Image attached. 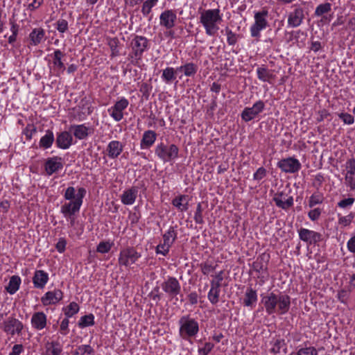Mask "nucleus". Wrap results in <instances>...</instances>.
<instances>
[{
    "mask_svg": "<svg viewBox=\"0 0 355 355\" xmlns=\"http://www.w3.org/2000/svg\"><path fill=\"white\" fill-rule=\"evenodd\" d=\"M46 355H60L62 347L58 341L49 342L45 345Z\"/></svg>",
    "mask_w": 355,
    "mask_h": 355,
    "instance_id": "72a5a7b5",
    "label": "nucleus"
},
{
    "mask_svg": "<svg viewBox=\"0 0 355 355\" xmlns=\"http://www.w3.org/2000/svg\"><path fill=\"white\" fill-rule=\"evenodd\" d=\"M128 99L123 97L108 109V112L116 121H120L123 118V111L128 107Z\"/></svg>",
    "mask_w": 355,
    "mask_h": 355,
    "instance_id": "4468645a",
    "label": "nucleus"
},
{
    "mask_svg": "<svg viewBox=\"0 0 355 355\" xmlns=\"http://www.w3.org/2000/svg\"><path fill=\"white\" fill-rule=\"evenodd\" d=\"M214 345L210 342L205 343L204 347L198 349V353L201 355H208L213 349Z\"/></svg>",
    "mask_w": 355,
    "mask_h": 355,
    "instance_id": "0e129e2a",
    "label": "nucleus"
},
{
    "mask_svg": "<svg viewBox=\"0 0 355 355\" xmlns=\"http://www.w3.org/2000/svg\"><path fill=\"white\" fill-rule=\"evenodd\" d=\"M47 318L44 313L35 312L31 318V325L36 330H42L46 326Z\"/></svg>",
    "mask_w": 355,
    "mask_h": 355,
    "instance_id": "5701e85b",
    "label": "nucleus"
},
{
    "mask_svg": "<svg viewBox=\"0 0 355 355\" xmlns=\"http://www.w3.org/2000/svg\"><path fill=\"white\" fill-rule=\"evenodd\" d=\"M286 197V195L282 191L276 193L273 197L275 205L284 210H287L293 205V196H289L287 198Z\"/></svg>",
    "mask_w": 355,
    "mask_h": 355,
    "instance_id": "412c9836",
    "label": "nucleus"
},
{
    "mask_svg": "<svg viewBox=\"0 0 355 355\" xmlns=\"http://www.w3.org/2000/svg\"><path fill=\"white\" fill-rule=\"evenodd\" d=\"M222 21V14L218 8L204 10L200 12V22L209 36H215L217 34L219 24Z\"/></svg>",
    "mask_w": 355,
    "mask_h": 355,
    "instance_id": "f03ea898",
    "label": "nucleus"
},
{
    "mask_svg": "<svg viewBox=\"0 0 355 355\" xmlns=\"http://www.w3.org/2000/svg\"><path fill=\"white\" fill-rule=\"evenodd\" d=\"M148 40L141 35H135L130 43L131 51L129 53L128 59L130 62L137 65L141 60L143 53L148 49Z\"/></svg>",
    "mask_w": 355,
    "mask_h": 355,
    "instance_id": "7ed1b4c3",
    "label": "nucleus"
},
{
    "mask_svg": "<svg viewBox=\"0 0 355 355\" xmlns=\"http://www.w3.org/2000/svg\"><path fill=\"white\" fill-rule=\"evenodd\" d=\"M139 192L137 187H132L123 191L121 196V202L125 205H132L135 203Z\"/></svg>",
    "mask_w": 355,
    "mask_h": 355,
    "instance_id": "4be33fe9",
    "label": "nucleus"
},
{
    "mask_svg": "<svg viewBox=\"0 0 355 355\" xmlns=\"http://www.w3.org/2000/svg\"><path fill=\"white\" fill-rule=\"evenodd\" d=\"M354 201H355L354 198H345V199H343L340 201H339L338 202L337 205H338V207H339L340 208L345 209L348 207L352 206L354 204Z\"/></svg>",
    "mask_w": 355,
    "mask_h": 355,
    "instance_id": "69168bd1",
    "label": "nucleus"
},
{
    "mask_svg": "<svg viewBox=\"0 0 355 355\" xmlns=\"http://www.w3.org/2000/svg\"><path fill=\"white\" fill-rule=\"evenodd\" d=\"M282 349H283L284 353H286L287 348L285 340L284 339H276L272 343L270 352L275 354H279Z\"/></svg>",
    "mask_w": 355,
    "mask_h": 355,
    "instance_id": "79ce46f5",
    "label": "nucleus"
},
{
    "mask_svg": "<svg viewBox=\"0 0 355 355\" xmlns=\"http://www.w3.org/2000/svg\"><path fill=\"white\" fill-rule=\"evenodd\" d=\"M338 116L343 121L345 124L352 125L354 122V118L350 114L342 112L338 114Z\"/></svg>",
    "mask_w": 355,
    "mask_h": 355,
    "instance_id": "680f3d73",
    "label": "nucleus"
},
{
    "mask_svg": "<svg viewBox=\"0 0 355 355\" xmlns=\"http://www.w3.org/2000/svg\"><path fill=\"white\" fill-rule=\"evenodd\" d=\"M72 355H94V350L89 345L78 346L72 352Z\"/></svg>",
    "mask_w": 355,
    "mask_h": 355,
    "instance_id": "a19ab883",
    "label": "nucleus"
},
{
    "mask_svg": "<svg viewBox=\"0 0 355 355\" xmlns=\"http://www.w3.org/2000/svg\"><path fill=\"white\" fill-rule=\"evenodd\" d=\"M78 109L80 110L79 115L87 116L92 113L93 107L91 105V103L85 99H82L78 105Z\"/></svg>",
    "mask_w": 355,
    "mask_h": 355,
    "instance_id": "58836bf2",
    "label": "nucleus"
},
{
    "mask_svg": "<svg viewBox=\"0 0 355 355\" xmlns=\"http://www.w3.org/2000/svg\"><path fill=\"white\" fill-rule=\"evenodd\" d=\"M2 329L6 334L11 336L15 334L21 335L24 329V324L18 319L14 317H9L3 322Z\"/></svg>",
    "mask_w": 355,
    "mask_h": 355,
    "instance_id": "f8f14e48",
    "label": "nucleus"
},
{
    "mask_svg": "<svg viewBox=\"0 0 355 355\" xmlns=\"http://www.w3.org/2000/svg\"><path fill=\"white\" fill-rule=\"evenodd\" d=\"M161 288L169 300H178L177 296L181 293V285L175 277H168L167 279L161 284Z\"/></svg>",
    "mask_w": 355,
    "mask_h": 355,
    "instance_id": "6e6552de",
    "label": "nucleus"
},
{
    "mask_svg": "<svg viewBox=\"0 0 355 355\" xmlns=\"http://www.w3.org/2000/svg\"><path fill=\"white\" fill-rule=\"evenodd\" d=\"M257 73L258 78L263 82L270 83V80L275 77L270 70L263 67H258Z\"/></svg>",
    "mask_w": 355,
    "mask_h": 355,
    "instance_id": "e433bc0d",
    "label": "nucleus"
},
{
    "mask_svg": "<svg viewBox=\"0 0 355 355\" xmlns=\"http://www.w3.org/2000/svg\"><path fill=\"white\" fill-rule=\"evenodd\" d=\"M200 269L205 275H208L210 272L215 270V266L208 263L207 262L200 263Z\"/></svg>",
    "mask_w": 355,
    "mask_h": 355,
    "instance_id": "338daca9",
    "label": "nucleus"
},
{
    "mask_svg": "<svg viewBox=\"0 0 355 355\" xmlns=\"http://www.w3.org/2000/svg\"><path fill=\"white\" fill-rule=\"evenodd\" d=\"M225 32L227 35V44L230 46L235 45L239 38V35L232 32V31L228 28H226Z\"/></svg>",
    "mask_w": 355,
    "mask_h": 355,
    "instance_id": "09e8293b",
    "label": "nucleus"
},
{
    "mask_svg": "<svg viewBox=\"0 0 355 355\" xmlns=\"http://www.w3.org/2000/svg\"><path fill=\"white\" fill-rule=\"evenodd\" d=\"M220 291V290H216L215 288L214 289V288H210L207 295V297L212 304H216L218 302Z\"/></svg>",
    "mask_w": 355,
    "mask_h": 355,
    "instance_id": "864d4df0",
    "label": "nucleus"
},
{
    "mask_svg": "<svg viewBox=\"0 0 355 355\" xmlns=\"http://www.w3.org/2000/svg\"><path fill=\"white\" fill-rule=\"evenodd\" d=\"M177 70L173 67H166L162 71V79L166 84H171L176 80Z\"/></svg>",
    "mask_w": 355,
    "mask_h": 355,
    "instance_id": "473e14b6",
    "label": "nucleus"
},
{
    "mask_svg": "<svg viewBox=\"0 0 355 355\" xmlns=\"http://www.w3.org/2000/svg\"><path fill=\"white\" fill-rule=\"evenodd\" d=\"M20 284V277L17 275H13L10 277L8 285L6 286V289L8 293L12 295L18 291Z\"/></svg>",
    "mask_w": 355,
    "mask_h": 355,
    "instance_id": "4c0bfd02",
    "label": "nucleus"
},
{
    "mask_svg": "<svg viewBox=\"0 0 355 355\" xmlns=\"http://www.w3.org/2000/svg\"><path fill=\"white\" fill-rule=\"evenodd\" d=\"M70 130L73 132V135L78 139H84L89 135V128L84 124L81 125H72L70 127Z\"/></svg>",
    "mask_w": 355,
    "mask_h": 355,
    "instance_id": "7c9ffc66",
    "label": "nucleus"
},
{
    "mask_svg": "<svg viewBox=\"0 0 355 355\" xmlns=\"http://www.w3.org/2000/svg\"><path fill=\"white\" fill-rule=\"evenodd\" d=\"M123 149V145L120 141L114 140L108 144L106 151L110 158L116 159L122 153Z\"/></svg>",
    "mask_w": 355,
    "mask_h": 355,
    "instance_id": "a878e982",
    "label": "nucleus"
},
{
    "mask_svg": "<svg viewBox=\"0 0 355 355\" xmlns=\"http://www.w3.org/2000/svg\"><path fill=\"white\" fill-rule=\"evenodd\" d=\"M62 298V291L60 289H55L53 291L46 292L44 296L41 297V302L43 305L48 306L51 304H56Z\"/></svg>",
    "mask_w": 355,
    "mask_h": 355,
    "instance_id": "a211bd4d",
    "label": "nucleus"
},
{
    "mask_svg": "<svg viewBox=\"0 0 355 355\" xmlns=\"http://www.w3.org/2000/svg\"><path fill=\"white\" fill-rule=\"evenodd\" d=\"M175 227H177V226L170 227L168 231L163 234V242L166 243L167 245L172 246V245L177 239L178 233L175 230Z\"/></svg>",
    "mask_w": 355,
    "mask_h": 355,
    "instance_id": "c9c22d12",
    "label": "nucleus"
},
{
    "mask_svg": "<svg viewBox=\"0 0 355 355\" xmlns=\"http://www.w3.org/2000/svg\"><path fill=\"white\" fill-rule=\"evenodd\" d=\"M295 355H318V350L315 347L309 346L300 348Z\"/></svg>",
    "mask_w": 355,
    "mask_h": 355,
    "instance_id": "de8ad7c7",
    "label": "nucleus"
},
{
    "mask_svg": "<svg viewBox=\"0 0 355 355\" xmlns=\"http://www.w3.org/2000/svg\"><path fill=\"white\" fill-rule=\"evenodd\" d=\"M51 56L52 57L53 66L50 67V69L53 71L55 76L59 77L66 69L65 65L62 62L64 53L60 49H56Z\"/></svg>",
    "mask_w": 355,
    "mask_h": 355,
    "instance_id": "ddd939ff",
    "label": "nucleus"
},
{
    "mask_svg": "<svg viewBox=\"0 0 355 355\" xmlns=\"http://www.w3.org/2000/svg\"><path fill=\"white\" fill-rule=\"evenodd\" d=\"M107 40V45L110 46L111 50L110 56L112 58H114L119 55L120 53L118 49L119 44V39L117 37H108Z\"/></svg>",
    "mask_w": 355,
    "mask_h": 355,
    "instance_id": "ea45409f",
    "label": "nucleus"
},
{
    "mask_svg": "<svg viewBox=\"0 0 355 355\" xmlns=\"http://www.w3.org/2000/svg\"><path fill=\"white\" fill-rule=\"evenodd\" d=\"M298 233L300 239L310 245H315L322 240L320 233L306 228H301Z\"/></svg>",
    "mask_w": 355,
    "mask_h": 355,
    "instance_id": "2eb2a0df",
    "label": "nucleus"
},
{
    "mask_svg": "<svg viewBox=\"0 0 355 355\" xmlns=\"http://www.w3.org/2000/svg\"><path fill=\"white\" fill-rule=\"evenodd\" d=\"M76 191L74 187H69L66 189L64 193V198L67 200L72 201L74 200L76 198Z\"/></svg>",
    "mask_w": 355,
    "mask_h": 355,
    "instance_id": "052dcab7",
    "label": "nucleus"
},
{
    "mask_svg": "<svg viewBox=\"0 0 355 355\" xmlns=\"http://www.w3.org/2000/svg\"><path fill=\"white\" fill-rule=\"evenodd\" d=\"M49 281V275L42 270L35 272L33 277V283L36 288H43Z\"/></svg>",
    "mask_w": 355,
    "mask_h": 355,
    "instance_id": "393cba45",
    "label": "nucleus"
},
{
    "mask_svg": "<svg viewBox=\"0 0 355 355\" xmlns=\"http://www.w3.org/2000/svg\"><path fill=\"white\" fill-rule=\"evenodd\" d=\"M257 301V291L251 287L248 288L245 291L243 301V305L245 306L252 308L255 306Z\"/></svg>",
    "mask_w": 355,
    "mask_h": 355,
    "instance_id": "c85d7f7f",
    "label": "nucleus"
},
{
    "mask_svg": "<svg viewBox=\"0 0 355 355\" xmlns=\"http://www.w3.org/2000/svg\"><path fill=\"white\" fill-rule=\"evenodd\" d=\"M323 201V197L319 192L314 193L311 195L309 200V206L313 207L316 205L321 204Z\"/></svg>",
    "mask_w": 355,
    "mask_h": 355,
    "instance_id": "603ef678",
    "label": "nucleus"
},
{
    "mask_svg": "<svg viewBox=\"0 0 355 355\" xmlns=\"http://www.w3.org/2000/svg\"><path fill=\"white\" fill-rule=\"evenodd\" d=\"M321 215V209L315 208L309 211L308 216L312 221L317 220Z\"/></svg>",
    "mask_w": 355,
    "mask_h": 355,
    "instance_id": "774afa93",
    "label": "nucleus"
},
{
    "mask_svg": "<svg viewBox=\"0 0 355 355\" xmlns=\"http://www.w3.org/2000/svg\"><path fill=\"white\" fill-rule=\"evenodd\" d=\"M172 205L180 211H186L189 209V196L187 195H180L172 200Z\"/></svg>",
    "mask_w": 355,
    "mask_h": 355,
    "instance_id": "c756f323",
    "label": "nucleus"
},
{
    "mask_svg": "<svg viewBox=\"0 0 355 355\" xmlns=\"http://www.w3.org/2000/svg\"><path fill=\"white\" fill-rule=\"evenodd\" d=\"M94 315L92 313L82 316L78 321V327L80 328H85L94 324Z\"/></svg>",
    "mask_w": 355,
    "mask_h": 355,
    "instance_id": "c03bdc74",
    "label": "nucleus"
},
{
    "mask_svg": "<svg viewBox=\"0 0 355 355\" xmlns=\"http://www.w3.org/2000/svg\"><path fill=\"white\" fill-rule=\"evenodd\" d=\"M112 245V244L108 241H101L97 245L96 251L102 254L107 253L111 250Z\"/></svg>",
    "mask_w": 355,
    "mask_h": 355,
    "instance_id": "13d9d810",
    "label": "nucleus"
},
{
    "mask_svg": "<svg viewBox=\"0 0 355 355\" xmlns=\"http://www.w3.org/2000/svg\"><path fill=\"white\" fill-rule=\"evenodd\" d=\"M45 35L44 30L42 28H34L29 35L31 44L37 45L42 42Z\"/></svg>",
    "mask_w": 355,
    "mask_h": 355,
    "instance_id": "f704fd0d",
    "label": "nucleus"
},
{
    "mask_svg": "<svg viewBox=\"0 0 355 355\" xmlns=\"http://www.w3.org/2000/svg\"><path fill=\"white\" fill-rule=\"evenodd\" d=\"M176 20V14L172 10H164L159 16V24L166 29L174 27Z\"/></svg>",
    "mask_w": 355,
    "mask_h": 355,
    "instance_id": "aec40b11",
    "label": "nucleus"
},
{
    "mask_svg": "<svg viewBox=\"0 0 355 355\" xmlns=\"http://www.w3.org/2000/svg\"><path fill=\"white\" fill-rule=\"evenodd\" d=\"M178 153L179 148L175 144L166 145L162 142L155 148V154L164 162L174 160L178 157Z\"/></svg>",
    "mask_w": 355,
    "mask_h": 355,
    "instance_id": "0eeeda50",
    "label": "nucleus"
},
{
    "mask_svg": "<svg viewBox=\"0 0 355 355\" xmlns=\"http://www.w3.org/2000/svg\"><path fill=\"white\" fill-rule=\"evenodd\" d=\"M158 0H147L144 2L141 12L144 16H147L151 11L153 6L156 5Z\"/></svg>",
    "mask_w": 355,
    "mask_h": 355,
    "instance_id": "8fccbe9b",
    "label": "nucleus"
},
{
    "mask_svg": "<svg viewBox=\"0 0 355 355\" xmlns=\"http://www.w3.org/2000/svg\"><path fill=\"white\" fill-rule=\"evenodd\" d=\"M178 323L180 326V337L184 340L190 341L199 332L198 322L196 319L191 318L189 315L182 316Z\"/></svg>",
    "mask_w": 355,
    "mask_h": 355,
    "instance_id": "20e7f679",
    "label": "nucleus"
},
{
    "mask_svg": "<svg viewBox=\"0 0 355 355\" xmlns=\"http://www.w3.org/2000/svg\"><path fill=\"white\" fill-rule=\"evenodd\" d=\"M79 305L75 302H71L68 306L63 307L62 311L67 318H71L79 311Z\"/></svg>",
    "mask_w": 355,
    "mask_h": 355,
    "instance_id": "37998d69",
    "label": "nucleus"
},
{
    "mask_svg": "<svg viewBox=\"0 0 355 355\" xmlns=\"http://www.w3.org/2000/svg\"><path fill=\"white\" fill-rule=\"evenodd\" d=\"M261 303L266 312L270 315L274 313L286 314L291 307V297L286 294L271 292L267 295H261Z\"/></svg>",
    "mask_w": 355,
    "mask_h": 355,
    "instance_id": "f257e3e1",
    "label": "nucleus"
},
{
    "mask_svg": "<svg viewBox=\"0 0 355 355\" xmlns=\"http://www.w3.org/2000/svg\"><path fill=\"white\" fill-rule=\"evenodd\" d=\"M304 19V10L301 7L295 8L288 15V26L292 28L300 26Z\"/></svg>",
    "mask_w": 355,
    "mask_h": 355,
    "instance_id": "f3484780",
    "label": "nucleus"
},
{
    "mask_svg": "<svg viewBox=\"0 0 355 355\" xmlns=\"http://www.w3.org/2000/svg\"><path fill=\"white\" fill-rule=\"evenodd\" d=\"M347 173L345 177V184L349 187L351 190L355 189V159H349L346 162Z\"/></svg>",
    "mask_w": 355,
    "mask_h": 355,
    "instance_id": "dca6fc26",
    "label": "nucleus"
},
{
    "mask_svg": "<svg viewBox=\"0 0 355 355\" xmlns=\"http://www.w3.org/2000/svg\"><path fill=\"white\" fill-rule=\"evenodd\" d=\"M171 247V245H167L166 243L163 242L156 247L155 252L157 254H162V255L166 256L168 254Z\"/></svg>",
    "mask_w": 355,
    "mask_h": 355,
    "instance_id": "e2e57ef3",
    "label": "nucleus"
},
{
    "mask_svg": "<svg viewBox=\"0 0 355 355\" xmlns=\"http://www.w3.org/2000/svg\"><path fill=\"white\" fill-rule=\"evenodd\" d=\"M184 69L186 76H193L197 73L198 66L193 62H189L184 64Z\"/></svg>",
    "mask_w": 355,
    "mask_h": 355,
    "instance_id": "49530a36",
    "label": "nucleus"
},
{
    "mask_svg": "<svg viewBox=\"0 0 355 355\" xmlns=\"http://www.w3.org/2000/svg\"><path fill=\"white\" fill-rule=\"evenodd\" d=\"M277 166L286 173H297L302 167L300 161L293 157L282 159L277 162Z\"/></svg>",
    "mask_w": 355,
    "mask_h": 355,
    "instance_id": "9d476101",
    "label": "nucleus"
},
{
    "mask_svg": "<svg viewBox=\"0 0 355 355\" xmlns=\"http://www.w3.org/2000/svg\"><path fill=\"white\" fill-rule=\"evenodd\" d=\"M55 140L54 135L52 130H47L45 135L41 137L39 146L41 148L48 149L51 147Z\"/></svg>",
    "mask_w": 355,
    "mask_h": 355,
    "instance_id": "2f4dec72",
    "label": "nucleus"
},
{
    "mask_svg": "<svg viewBox=\"0 0 355 355\" xmlns=\"http://www.w3.org/2000/svg\"><path fill=\"white\" fill-rule=\"evenodd\" d=\"M203 208L202 207V202H198L196 207V210L194 214V220L197 224H203L204 219L202 216Z\"/></svg>",
    "mask_w": 355,
    "mask_h": 355,
    "instance_id": "3c124183",
    "label": "nucleus"
},
{
    "mask_svg": "<svg viewBox=\"0 0 355 355\" xmlns=\"http://www.w3.org/2000/svg\"><path fill=\"white\" fill-rule=\"evenodd\" d=\"M86 193L87 191L85 188H78L75 200L64 203L61 206L60 211L65 218H71V216L79 212Z\"/></svg>",
    "mask_w": 355,
    "mask_h": 355,
    "instance_id": "39448f33",
    "label": "nucleus"
},
{
    "mask_svg": "<svg viewBox=\"0 0 355 355\" xmlns=\"http://www.w3.org/2000/svg\"><path fill=\"white\" fill-rule=\"evenodd\" d=\"M354 218V214L351 212L347 216H339L338 223L343 227L349 226Z\"/></svg>",
    "mask_w": 355,
    "mask_h": 355,
    "instance_id": "5fc2aeb1",
    "label": "nucleus"
},
{
    "mask_svg": "<svg viewBox=\"0 0 355 355\" xmlns=\"http://www.w3.org/2000/svg\"><path fill=\"white\" fill-rule=\"evenodd\" d=\"M153 87L150 84L148 83H143L139 88L140 92L142 94V96L148 100L150 96V94L152 91Z\"/></svg>",
    "mask_w": 355,
    "mask_h": 355,
    "instance_id": "6e6d98bb",
    "label": "nucleus"
},
{
    "mask_svg": "<svg viewBox=\"0 0 355 355\" xmlns=\"http://www.w3.org/2000/svg\"><path fill=\"white\" fill-rule=\"evenodd\" d=\"M331 10V4L330 3L327 2V3H321L316 7V8L315 10L314 15L316 17H320V16L324 15V14L328 13Z\"/></svg>",
    "mask_w": 355,
    "mask_h": 355,
    "instance_id": "a18cd8bd",
    "label": "nucleus"
},
{
    "mask_svg": "<svg viewBox=\"0 0 355 355\" xmlns=\"http://www.w3.org/2000/svg\"><path fill=\"white\" fill-rule=\"evenodd\" d=\"M269 259L270 256L268 254H262L253 262V269L259 273L263 271H266L268 269V262L269 261Z\"/></svg>",
    "mask_w": 355,
    "mask_h": 355,
    "instance_id": "cd10ccee",
    "label": "nucleus"
},
{
    "mask_svg": "<svg viewBox=\"0 0 355 355\" xmlns=\"http://www.w3.org/2000/svg\"><path fill=\"white\" fill-rule=\"evenodd\" d=\"M62 158L58 156L48 158L44 164V169L47 175H51L63 168Z\"/></svg>",
    "mask_w": 355,
    "mask_h": 355,
    "instance_id": "6ab92c4d",
    "label": "nucleus"
},
{
    "mask_svg": "<svg viewBox=\"0 0 355 355\" xmlns=\"http://www.w3.org/2000/svg\"><path fill=\"white\" fill-rule=\"evenodd\" d=\"M265 108V103L263 101H257L252 107H245L241 114V119L248 122L255 119Z\"/></svg>",
    "mask_w": 355,
    "mask_h": 355,
    "instance_id": "9b49d317",
    "label": "nucleus"
},
{
    "mask_svg": "<svg viewBox=\"0 0 355 355\" xmlns=\"http://www.w3.org/2000/svg\"><path fill=\"white\" fill-rule=\"evenodd\" d=\"M72 141L71 135L67 131L59 133L55 140L57 146L62 149H68L71 146Z\"/></svg>",
    "mask_w": 355,
    "mask_h": 355,
    "instance_id": "b1692460",
    "label": "nucleus"
},
{
    "mask_svg": "<svg viewBox=\"0 0 355 355\" xmlns=\"http://www.w3.org/2000/svg\"><path fill=\"white\" fill-rule=\"evenodd\" d=\"M268 16V10L266 7L254 13V22L250 27V34L252 37H259L261 31L269 26Z\"/></svg>",
    "mask_w": 355,
    "mask_h": 355,
    "instance_id": "423d86ee",
    "label": "nucleus"
},
{
    "mask_svg": "<svg viewBox=\"0 0 355 355\" xmlns=\"http://www.w3.org/2000/svg\"><path fill=\"white\" fill-rule=\"evenodd\" d=\"M157 139V134L153 130H146L144 132L142 139L140 143L141 149H148L150 148L155 143Z\"/></svg>",
    "mask_w": 355,
    "mask_h": 355,
    "instance_id": "bb28decb",
    "label": "nucleus"
},
{
    "mask_svg": "<svg viewBox=\"0 0 355 355\" xmlns=\"http://www.w3.org/2000/svg\"><path fill=\"white\" fill-rule=\"evenodd\" d=\"M141 257V254L139 253L133 247H128L120 251L119 256V264L125 267H129L131 264L136 263V261Z\"/></svg>",
    "mask_w": 355,
    "mask_h": 355,
    "instance_id": "1a4fd4ad",
    "label": "nucleus"
},
{
    "mask_svg": "<svg viewBox=\"0 0 355 355\" xmlns=\"http://www.w3.org/2000/svg\"><path fill=\"white\" fill-rule=\"evenodd\" d=\"M37 132L36 127L33 123H29L26 125L23 131L28 140L31 139L33 135Z\"/></svg>",
    "mask_w": 355,
    "mask_h": 355,
    "instance_id": "bf43d9fd",
    "label": "nucleus"
},
{
    "mask_svg": "<svg viewBox=\"0 0 355 355\" xmlns=\"http://www.w3.org/2000/svg\"><path fill=\"white\" fill-rule=\"evenodd\" d=\"M55 27L58 32L64 33L69 28L68 21L64 19H59L55 23Z\"/></svg>",
    "mask_w": 355,
    "mask_h": 355,
    "instance_id": "4d7b16f0",
    "label": "nucleus"
}]
</instances>
